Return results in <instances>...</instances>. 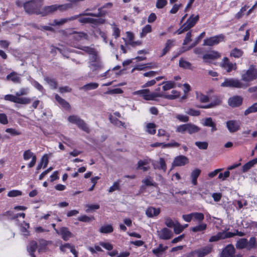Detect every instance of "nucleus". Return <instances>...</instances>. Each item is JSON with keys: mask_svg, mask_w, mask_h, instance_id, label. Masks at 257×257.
<instances>
[{"mask_svg": "<svg viewBox=\"0 0 257 257\" xmlns=\"http://www.w3.org/2000/svg\"><path fill=\"white\" fill-rule=\"evenodd\" d=\"M78 48L92 55L89 64V67L92 71H96L102 68L103 64L98 58L96 51L93 48L86 46Z\"/></svg>", "mask_w": 257, "mask_h": 257, "instance_id": "1", "label": "nucleus"}, {"mask_svg": "<svg viewBox=\"0 0 257 257\" xmlns=\"http://www.w3.org/2000/svg\"><path fill=\"white\" fill-rule=\"evenodd\" d=\"M44 0H31L24 3L23 6L26 13L28 14L40 15L41 8Z\"/></svg>", "mask_w": 257, "mask_h": 257, "instance_id": "2", "label": "nucleus"}, {"mask_svg": "<svg viewBox=\"0 0 257 257\" xmlns=\"http://www.w3.org/2000/svg\"><path fill=\"white\" fill-rule=\"evenodd\" d=\"M236 247L239 249H246L249 250L257 247V239L255 237H251L247 240L246 238H240L236 241Z\"/></svg>", "mask_w": 257, "mask_h": 257, "instance_id": "3", "label": "nucleus"}, {"mask_svg": "<svg viewBox=\"0 0 257 257\" xmlns=\"http://www.w3.org/2000/svg\"><path fill=\"white\" fill-rule=\"evenodd\" d=\"M133 95H140L146 100H156L158 97H163V95L158 92H151L149 89H141L134 91Z\"/></svg>", "mask_w": 257, "mask_h": 257, "instance_id": "4", "label": "nucleus"}, {"mask_svg": "<svg viewBox=\"0 0 257 257\" xmlns=\"http://www.w3.org/2000/svg\"><path fill=\"white\" fill-rule=\"evenodd\" d=\"M241 77V80L248 85V83L257 78V69L251 65L247 70L242 71Z\"/></svg>", "mask_w": 257, "mask_h": 257, "instance_id": "5", "label": "nucleus"}, {"mask_svg": "<svg viewBox=\"0 0 257 257\" xmlns=\"http://www.w3.org/2000/svg\"><path fill=\"white\" fill-rule=\"evenodd\" d=\"M199 20V16L192 15L187 21L176 31L178 35L181 34L184 32L187 31L193 27Z\"/></svg>", "mask_w": 257, "mask_h": 257, "instance_id": "6", "label": "nucleus"}, {"mask_svg": "<svg viewBox=\"0 0 257 257\" xmlns=\"http://www.w3.org/2000/svg\"><path fill=\"white\" fill-rule=\"evenodd\" d=\"M221 86L226 87H234L237 88H245L248 85L241 80L235 78H226L221 83Z\"/></svg>", "mask_w": 257, "mask_h": 257, "instance_id": "7", "label": "nucleus"}, {"mask_svg": "<svg viewBox=\"0 0 257 257\" xmlns=\"http://www.w3.org/2000/svg\"><path fill=\"white\" fill-rule=\"evenodd\" d=\"M68 120L72 123L75 124L78 127L83 131L89 133V128L85 122L78 116L76 115H70L68 117Z\"/></svg>", "mask_w": 257, "mask_h": 257, "instance_id": "8", "label": "nucleus"}, {"mask_svg": "<svg viewBox=\"0 0 257 257\" xmlns=\"http://www.w3.org/2000/svg\"><path fill=\"white\" fill-rule=\"evenodd\" d=\"M5 99L21 104H28L31 101V99L30 98L26 97H17L16 94L15 95L7 94L5 96Z\"/></svg>", "mask_w": 257, "mask_h": 257, "instance_id": "9", "label": "nucleus"}, {"mask_svg": "<svg viewBox=\"0 0 257 257\" xmlns=\"http://www.w3.org/2000/svg\"><path fill=\"white\" fill-rule=\"evenodd\" d=\"M225 36L223 34H220L206 39L204 40L203 45L205 46H213L224 41Z\"/></svg>", "mask_w": 257, "mask_h": 257, "instance_id": "10", "label": "nucleus"}, {"mask_svg": "<svg viewBox=\"0 0 257 257\" xmlns=\"http://www.w3.org/2000/svg\"><path fill=\"white\" fill-rule=\"evenodd\" d=\"M84 15H82L80 16L79 22L81 23H90L92 25L93 24V18L89 17H85L86 16H91L94 17H98V16H101L102 15V13L101 12L100 10L99 9L98 10V12L96 13H86V14H83Z\"/></svg>", "mask_w": 257, "mask_h": 257, "instance_id": "11", "label": "nucleus"}, {"mask_svg": "<svg viewBox=\"0 0 257 257\" xmlns=\"http://www.w3.org/2000/svg\"><path fill=\"white\" fill-rule=\"evenodd\" d=\"M212 248L211 245H208L194 250L190 253V255L196 254L198 257H203L209 253L211 251Z\"/></svg>", "mask_w": 257, "mask_h": 257, "instance_id": "12", "label": "nucleus"}, {"mask_svg": "<svg viewBox=\"0 0 257 257\" xmlns=\"http://www.w3.org/2000/svg\"><path fill=\"white\" fill-rule=\"evenodd\" d=\"M226 127L230 133H235L240 128V123L239 121L230 120L226 121Z\"/></svg>", "mask_w": 257, "mask_h": 257, "instance_id": "13", "label": "nucleus"}, {"mask_svg": "<svg viewBox=\"0 0 257 257\" xmlns=\"http://www.w3.org/2000/svg\"><path fill=\"white\" fill-rule=\"evenodd\" d=\"M55 231L60 235L65 241L68 240L70 238L73 237V234L69 230L68 228L65 227H61L59 230L55 229Z\"/></svg>", "mask_w": 257, "mask_h": 257, "instance_id": "14", "label": "nucleus"}, {"mask_svg": "<svg viewBox=\"0 0 257 257\" xmlns=\"http://www.w3.org/2000/svg\"><path fill=\"white\" fill-rule=\"evenodd\" d=\"M189 163L188 159L184 156L180 155L174 158L172 163V167L184 166Z\"/></svg>", "mask_w": 257, "mask_h": 257, "instance_id": "15", "label": "nucleus"}, {"mask_svg": "<svg viewBox=\"0 0 257 257\" xmlns=\"http://www.w3.org/2000/svg\"><path fill=\"white\" fill-rule=\"evenodd\" d=\"M232 235V234L227 233V231L219 232L215 235L212 236L209 241L210 242H215L220 239L230 238Z\"/></svg>", "mask_w": 257, "mask_h": 257, "instance_id": "16", "label": "nucleus"}, {"mask_svg": "<svg viewBox=\"0 0 257 257\" xmlns=\"http://www.w3.org/2000/svg\"><path fill=\"white\" fill-rule=\"evenodd\" d=\"M157 233L159 238L164 240H168L173 236L172 232L167 228L157 231Z\"/></svg>", "mask_w": 257, "mask_h": 257, "instance_id": "17", "label": "nucleus"}, {"mask_svg": "<svg viewBox=\"0 0 257 257\" xmlns=\"http://www.w3.org/2000/svg\"><path fill=\"white\" fill-rule=\"evenodd\" d=\"M57 11L56 4L52 5L51 6H47L41 8L40 15L42 17L47 16Z\"/></svg>", "mask_w": 257, "mask_h": 257, "instance_id": "18", "label": "nucleus"}, {"mask_svg": "<svg viewBox=\"0 0 257 257\" xmlns=\"http://www.w3.org/2000/svg\"><path fill=\"white\" fill-rule=\"evenodd\" d=\"M235 248L232 244H228L222 250L221 257H234Z\"/></svg>", "mask_w": 257, "mask_h": 257, "instance_id": "19", "label": "nucleus"}, {"mask_svg": "<svg viewBox=\"0 0 257 257\" xmlns=\"http://www.w3.org/2000/svg\"><path fill=\"white\" fill-rule=\"evenodd\" d=\"M222 66L226 69L228 72L231 71L232 70H235L237 68L236 63H231L227 58H223Z\"/></svg>", "mask_w": 257, "mask_h": 257, "instance_id": "20", "label": "nucleus"}, {"mask_svg": "<svg viewBox=\"0 0 257 257\" xmlns=\"http://www.w3.org/2000/svg\"><path fill=\"white\" fill-rule=\"evenodd\" d=\"M220 57V54L217 51H211L203 55V59L205 62H208L210 60L217 59Z\"/></svg>", "mask_w": 257, "mask_h": 257, "instance_id": "21", "label": "nucleus"}, {"mask_svg": "<svg viewBox=\"0 0 257 257\" xmlns=\"http://www.w3.org/2000/svg\"><path fill=\"white\" fill-rule=\"evenodd\" d=\"M145 131L150 135H154L156 132V125L152 122L144 123Z\"/></svg>", "mask_w": 257, "mask_h": 257, "instance_id": "22", "label": "nucleus"}, {"mask_svg": "<svg viewBox=\"0 0 257 257\" xmlns=\"http://www.w3.org/2000/svg\"><path fill=\"white\" fill-rule=\"evenodd\" d=\"M160 213V208L150 207L146 211V215L150 218H152L158 215Z\"/></svg>", "mask_w": 257, "mask_h": 257, "instance_id": "23", "label": "nucleus"}, {"mask_svg": "<svg viewBox=\"0 0 257 257\" xmlns=\"http://www.w3.org/2000/svg\"><path fill=\"white\" fill-rule=\"evenodd\" d=\"M205 35V32L201 33L200 35L196 39L194 43H193L190 46H189L188 48H186V47H182L180 50V54L186 51H188L190 49H191L192 48L195 46L202 39L203 37H204Z\"/></svg>", "mask_w": 257, "mask_h": 257, "instance_id": "24", "label": "nucleus"}, {"mask_svg": "<svg viewBox=\"0 0 257 257\" xmlns=\"http://www.w3.org/2000/svg\"><path fill=\"white\" fill-rule=\"evenodd\" d=\"M201 172V170L197 168L191 172L190 179L191 183L193 185H196L197 184V178L200 175Z\"/></svg>", "mask_w": 257, "mask_h": 257, "instance_id": "25", "label": "nucleus"}, {"mask_svg": "<svg viewBox=\"0 0 257 257\" xmlns=\"http://www.w3.org/2000/svg\"><path fill=\"white\" fill-rule=\"evenodd\" d=\"M153 165L155 169H161L164 172H165L167 169L166 164L163 158H160L159 162L157 161L154 162Z\"/></svg>", "mask_w": 257, "mask_h": 257, "instance_id": "26", "label": "nucleus"}, {"mask_svg": "<svg viewBox=\"0 0 257 257\" xmlns=\"http://www.w3.org/2000/svg\"><path fill=\"white\" fill-rule=\"evenodd\" d=\"M242 102V98L238 96L230 98L228 100V103L229 105L232 107H236L240 105Z\"/></svg>", "mask_w": 257, "mask_h": 257, "instance_id": "27", "label": "nucleus"}, {"mask_svg": "<svg viewBox=\"0 0 257 257\" xmlns=\"http://www.w3.org/2000/svg\"><path fill=\"white\" fill-rule=\"evenodd\" d=\"M72 37L77 41L87 40L88 35L82 32H76L72 34Z\"/></svg>", "mask_w": 257, "mask_h": 257, "instance_id": "28", "label": "nucleus"}, {"mask_svg": "<svg viewBox=\"0 0 257 257\" xmlns=\"http://www.w3.org/2000/svg\"><path fill=\"white\" fill-rule=\"evenodd\" d=\"M37 248V243L35 241H33L30 242L27 247V250L29 252L31 257H35L34 255V252L36 251Z\"/></svg>", "mask_w": 257, "mask_h": 257, "instance_id": "29", "label": "nucleus"}, {"mask_svg": "<svg viewBox=\"0 0 257 257\" xmlns=\"http://www.w3.org/2000/svg\"><path fill=\"white\" fill-rule=\"evenodd\" d=\"M109 118L110 122L114 125H115L118 127H122L123 128L126 127V125H125V123L119 120L116 118L113 117L112 115L110 114L109 115Z\"/></svg>", "mask_w": 257, "mask_h": 257, "instance_id": "30", "label": "nucleus"}, {"mask_svg": "<svg viewBox=\"0 0 257 257\" xmlns=\"http://www.w3.org/2000/svg\"><path fill=\"white\" fill-rule=\"evenodd\" d=\"M8 80H11L14 83L20 82V75L15 72H12L7 76Z\"/></svg>", "mask_w": 257, "mask_h": 257, "instance_id": "31", "label": "nucleus"}, {"mask_svg": "<svg viewBox=\"0 0 257 257\" xmlns=\"http://www.w3.org/2000/svg\"><path fill=\"white\" fill-rule=\"evenodd\" d=\"M199 131L200 128L197 125L192 123H187V132L190 134L197 133Z\"/></svg>", "mask_w": 257, "mask_h": 257, "instance_id": "32", "label": "nucleus"}, {"mask_svg": "<svg viewBox=\"0 0 257 257\" xmlns=\"http://www.w3.org/2000/svg\"><path fill=\"white\" fill-rule=\"evenodd\" d=\"M113 230V227L110 224L104 225L102 226L99 229L100 232L102 233H111Z\"/></svg>", "mask_w": 257, "mask_h": 257, "instance_id": "33", "label": "nucleus"}, {"mask_svg": "<svg viewBox=\"0 0 257 257\" xmlns=\"http://www.w3.org/2000/svg\"><path fill=\"white\" fill-rule=\"evenodd\" d=\"M207 228V224L201 223L198 225L191 228V230L194 232H200L205 230Z\"/></svg>", "mask_w": 257, "mask_h": 257, "instance_id": "34", "label": "nucleus"}, {"mask_svg": "<svg viewBox=\"0 0 257 257\" xmlns=\"http://www.w3.org/2000/svg\"><path fill=\"white\" fill-rule=\"evenodd\" d=\"M112 30V35L115 38H117L120 36V30L118 26L115 24H110Z\"/></svg>", "mask_w": 257, "mask_h": 257, "instance_id": "35", "label": "nucleus"}, {"mask_svg": "<svg viewBox=\"0 0 257 257\" xmlns=\"http://www.w3.org/2000/svg\"><path fill=\"white\" fill-rule=\"evenodd\" d=\"M55 99L63 107L66 109L69 108L70 105L69 103L61 98L58 94L55 95Z\"/></svg>", "mask_w": 257, "mask_h": 257, "instance_id": "36", "label": "nucleus"}, {"mask_svg": "<svg viewBox=\"0 0 257 257\" xmlns=\"http://www.w3.org/2000/svg\"><path fill=\"white\" fill-rule=\"evenodd\" d=\"M142 183H144L147 186H157V184L154 182L153 178L150 176H147L144 180H143Z\"/></svg>", "mask_w": 257, "mask_h": 257, "instance_id": "37", "label": "nucleus"}, {"mask_svg": "<svg viewBox=\"0 0 257 257\" xmlns=\"http://www.w3.org/2000/svg\"><path fill=\"white\" fill-rule=\"evenodd\" d=\"M196 98L201 102H207L209 100L208 97L201 92H196Z\"/></svg>", "mask_w": 257, "mask_h": 257, "instance_id": "38", "label": "nucleus"}, {"mask_svg": "<svg viewBox=\"0 0 257 257\" xmlns=\"http://www.w3.org/2000/svg\"><path fill=\"white\" fill-rule=\"evenodd\" d=\"M98 84L97 83L93 82L86 84L81 87L82 89L84 90H89L96 89L98 87Z\"/></svg>", "mask_w": 257, "mask_h": 257, "instance_id": "39", "label": "nucleus"}, {"mask_svg": "<svg viewBox=\"0 0 257 257\" xmlns=\"http://www.w3.org/2000/svg\"><path fill=\"white\" fill-rule=\"evenodd\" d=\"M192 216L193 220L199 222L202 221L204 218L203 213L200 212H193L192 213Z\"/></svg>", "mask_w": 257, "mask_h": 257, "instance_id": "40", "label": "nucleus"}, {"mask_svg": "<svg viewBox=\"0 0 257 257\" xmlns=\"http://www.w3.org/2000/svg\"><path fill=\"white\" fill-rule=\"evenodd\" d=\"M152 31V27L150 25H146L142 29V32L140 33V37L141 38L145 37L146 35L149 33H151Z\"/></svg>", "mask_w": 257, "mask_h": 257, "instance_id": "41", "label": "nucleus"}, {"mask_svg": "<svg viewBox=\"0 0 257 257\" xmlns=\"http://www.w3.org/2000/svg\"><path fill=\"white\" fill-rule=\"evenodd\" d=\"M243 54V51L237 48L233 49L230 52V56L234 58H239Z\"/></svg>", "mask_w": 257, "mask_h": 257, "instance_id": "42", "label": "nucleus"}, {"mask_svg": "<svg viewBox=\"0 0 257 257\" xmlns=\"http://www.w3.org/2000/svg\"><path fill=\"white\" fill-rule=\"evenodd\" d=\"M148 163L146 161H139L138 163V169L142 170L143 171H147L148 167L147 166Z\"/></svg>", "mask_w": 257, "mask_h": 257, "instance_id": "43", "label": "nucleus"}, {"mask_svg": "<svg viewBox=\"0 0 257 257\" xmlns=\"http://www.w3.org/2000/svg\"><path fill=\"white\" fill-rule=\"evenodd\" d=\"M57 11H59L60 12H64L68 9L71 8L72 7L71 4H65L62 5H57Z\"/></svg>", "mask_w": 257, "mask_h": 257, "instance_id": "44", "label": "nucleus"}, {"mask_svg": "<svg viewBox=\"0 0 257 257\" xmlns=\"http://www.w3.org/2000/svg\"><path fill=\"white\" fill-rule=\"evenodd\" d=\"M167 248V246H164L163 244H160L157 248L153 250V252L156 255H159L160 253L164 251Z\"/></svg>", "mask_w": 257, "mask_h": 257, "instance_id": "45", "label": "nucleus"}, {"mask_svg": "<svg viewBox=\"0 0 257 257\" xmlns=\"http://www.w3.org/2000/svg\"><path fill=\"white\" fill-rule=\"evenodd\" d=\"M163 89L164 91L170 90L174 87L175 83L173 81H167L163 82Z\"/></svg>", "mask_w": 257, "mask_h": 257, "instance_id": "46", "label": "nucleus"}, {"mask_svg": "<svg viewBox=\"0 0 257 257\" xmlns=\"http://www.w3.org/2000/svg\"><path fill=\"white\" fill-rule=\"evenodd\" d=\"M22 195V192L19 190H12L10 191L8 193V196L9 197H16L18 196H21Z\"/></svg>", "mask_w": 257, "mask_h": 257, "instance_id": "47", "label": "nucleus"}, {"mask_svg": "<svg viewBox=\"0 0 257 257\" xmlns=\"http://www.w3.org/2000/svg\"><path fill=\"white\" fill-rule=\"evenodd\" d=\"M184 230L183 225L180 224L178 222H175V225L174 226V231L175 234H178L182 232Z\"/></svg>", "mask_w": 257, "mask_h": 257, "instance_id": "48", "label": "nucleus"}, {"mask_svg": "<svg viewBox=\"0 0 257 257\" xmlns=\"http://www.w3.org/2000/svg\"><path fill=\"white\" fill-rule=\"evenodd\" d=\"M120 180H117L114 182L112 185L109 188L108 192L109 193H112L114 191L119 190L120 188Z\"/></svg>", "mask_w": 257, "mask_h": 257, "instance_id": "49", "label": "nucleus"}, {"mask_svg": "<svg viewBox=\"0 0 257 257\" xmlns=\"http://www.w3.org/2000/svg\"><path fill=\"white\" fill-rule=\"evenodd\" d=\"M67 22H68L67 18H64L60 20H54L50 25L52 26H60Z\"/></svg>", "mask_w": 257, "mask_h": 257, "instance_id": "50", "label": "nucleus"}, {"mask_svg": "<svg viewBox=\"0 0 257 257\" xmlns=\"http://www.w3.org/2000/svg\"><path fill=\"white\" fill-rule=\"evenodd\" d=\"M257 111V102L252 104L251 106L248 107L244 111V114L245 115H248L250 113H253Z\"/></svg>", "mask_w": 257, "mask_h": 257, "instance_id": "51", "label": "nucleus"}, {"mask_svg": "<svg viewBox=\"0 0 257 257\" xmlns=\"http://www.w3.org/2000/svg\"><path fill=\"white\" fill-rule=\"evenodd\" d=\"M179 66L185 69H191V64L190 62L184 60L183 59H181L179 61Z\"/></svg>", "mask_w": 257, "mask_h": 257, "instance_id": "52", "label": "nucleus"}, {"mask_svg": "<svg viewBox=\"0 0 257 257\" xmlns=\"http://www.w3.org/2000/svg\"><path fill=\"white\" fill-rule=\"evenodd\" d=\"M34 156H36V155H34V153L32 152L30 150L25 151L24 152L23 158L26 161H27L31 158H33Z\"/></svg>", "mask_w": 257, "mask_h": 257, "instance_id": "53", "label": "nucleus"}, {"mask_svg": "<svg viewBox=\"0 0 257 257\" xmlns=\"http://www.w3.org/2000/svg\"><path fill=\"white\" fill-rule=\"evenodd\" d=\"M29 89L28 88H21L18 92L16 93L17 97H20L22 95H26L29 93Z\"/></svg>", "mask_w": 257, "mask_h": 257, "instance_id": "54", "label": "nucleus"}, {"mask_svg": "<svg viewBox=\"0 0 257 257\" xmlns=\"http://www.w3.org/2000/svg\"><path fill=\"white\" fill-rule=\"evenodd\" d=\"M180 95L179 92L176 90H172L171 92V94L167 95L164 96L165 98L169 99H174Z\"/></svg>", "mask_w": 257, "mask_h": 257, "instance_id": "55", "label": "nucleus"}, {"mask_svg": "<svg viewBox=\"0 0 257 257\" xmlns=\"http://www.w3.org/2000/svg\"><path fill=\"white\" fill-rule=\"evenodd\" d=\"M87 209H86V212H90L92 210H97L99 208L100 206L98 204H87L86 205Z\"/></svg>", "mask_w": 257, "mask_h": 257, "instance_id": "56", "label": "nucleus"}, {"mask_svg": "<svg viewBox=\"0 0 257 257\" xmlns=\"http://www.w3.org/2000/svg\"><path fill=\"white\" fill-rule=\"evenodd\" d=\"M195 145L200 149L206 150L208 145L206 142H196Z\"/></svg>", "mask_w": 257, "mask_h": 257, "instance_id": "57", "label": "nucleus"}, {"mask_svg": "<svg viewBox=\"0 0 257 257\" xmlns=\"http://www.w3.org/2000/svg\"><path fill=\"white\" fill-rule=\"evenodd\" d=\"M99 16L97 17V18H93V24L92 25L95 26H97L100 24H103L105 23V19L101 18H98Z\"/></svg>", "mask_w": 257, "mask_h": 257, "instance_id": "58", "label": "nucleus"}, {"mask_svg": "<svg viewBox=\"0 0 257 257\" xmlns=\"http://www.w3.org/2000/svg\"><path fill=\"white\" fill-rule=\"evenodd\" d=\"M45 80L52 88L56 87V82L53 79L50 77H45Z\"/></svg>", "mask_w": 257, "mask_h": 257, "instance_id": "59", "label": "nucleus"}, {"mask_svg": "<svg viewBox=\"0 0 257 257\" xmlns=\"http://www.w3.org/2000/svg\"><path fill=\"white\" fill-rule=\"evenodd\" d=\"M186 113L192 116H198L200 115L199 111L197 110H195L193 108H189L186 111Z\"/></svg>", "mask_w": 257, "mask_h": 257, "instance_id": "60", "label": "nucleus"}, {"mask_svg": "<svg viewBox=\"0 0 257 257\" xmlns=\"http://www.w3.org/2000/svg\"><path fill=\"white\" fill-rule=\"evenodd\" d=\"M176 131L181 133H184L185 132H187V123L178 126L176 128Z\"/></svg>", "mask_w": 257, "mask_h": 257, "instance_id": "61", "label": "nucleus"}, {"mask_svg": "<svg viewBox=\"0 0 257 257\" xmlns=\"http://www.w3.org/2000/svg\"><path fill=\"white\" fill-rule=\"evenodd\" d=\"M167 4V0H157L156 6L158 9H162Z\"/></svg>", "mask_w": 257, "mask_h": 257, "instance_id": "62", "label": "nucleus"}, {"mask_svg": "<svg viewBox=\"0 0 257 257\" xmlns=\"http://www.w3.org/2000/svg\"><path fill=\"white\" fill-rule=\"evenodd\" d=\"M100 245L105 249L108 250H111L113 249V245L111 243L107 242H100Z\"/></svg>", "mask_w": 257, "mask_h": 257, "instance_id": "63", "label": "nucleus"}, {"mask_svg": "<svg viewBox=\"0 0 257 257\" xmlns=\"http://www.w3.org/2000/svg\"><path fill=\"white\" fill-rule=\"evenodd\" d=\"M176 118L181 122H186L189 120V117L183 114H177L176 115Z\"/></svg>", "mask_w": 257, "mask_h": 257, "instance_id": "64", "label": "nucleus"}]
</instances>
